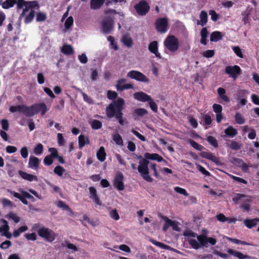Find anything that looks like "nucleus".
Wrapping results in <instances>:
<instances>
[{"label": "nucleus", "instance_id": "nucleus-1", "mask_svg": "<svg viewBox=\"0 0 259 259\" xmlns=\"http://www.w3.org/2000/svg\"><path fill=\"white\" fill-rule=\"evenodd\" d=\"M157 153L150 154L146 153L144 155L145 158H142L141 156H139L138 158L142 159L139 161V165L138 167V170L140 174L141 177L148 182H152L153 179L149 175V171L148 168V164L149 161L148 159L155 160L157 157Z\"/></svg>", "mask_w": 259, "mask_h": 259}, {"label": "nucleus", "instance_id": "nucleus-2", "mask_svg": "<svg viewBox=\"0 0 259 259\" xmlns=\"http://www.w3.org/2000/svg\"><path fill=\"white\" fill-rule=\"evenodd\" d=\"M124 104V101L121 98H119L116 100L113 101L106 108L107 116L110 118L114 117V115L123 117L122 110Z\"/></svg>", "mask_w": 259, "mask_h": 259}, {"label": "nucleus", "instance_id": "nucleus-3", "mask_svg": "<svg viewBox=\"0 0 259 259\" xmlns=\"http://www.w3.org/2000/svg\"><path fill=\"white\" fill-rule=\"evenodd\" d=\"M38 235L44 240L48 242H53L57 236L56 234L52 229L42 226L37 230Z\"/></svg>", "mask_w": 259, "mask_h": 259}, {"label": "nucleus", "instance_id": "nucleus-4", "mask_svg": "<svg viewBox=\"0 0 259 259\" xmlns=\"http://www.w3.org/2000/svg\"><path fill=\"white\" fill-rule=\"evenodd\" d=\"M47 111V107L45 103H35L30 106H28V117H32L39 112H40L41 116H44Z\"/></svg>", "mask_w": 259, "mask_h": 259}, {"label": "nucleus", "instance_id": "nucleus-5", "mask_svg": "<svg viewBox=\"0 0 259 259\" xmlns=\"http://www.w3.org/2000/svg\"><path fill=\"white\" fill-rule=\"evenodd\" d=\"M164 46L170 52H176L179 47L178 38L173 35H168L164 41Z\"/></svg>", "mask_w": 259, "mask_h": 259}, {"label": "nucleus", "instance_id": "nucleus-6", "mask_svg": "<svg viewBox=\"0 0 259 259\" xmlns=\"http://www.w3.org/2000/svg\"><path fill=\"white\" fill-rule=\"evenodd\" d=\"M134 8L137 13L140 16L146 15L150 10V6L145 0L140 1L135 5Z\"/></svg>", "mask_w": 259, "mask_h": 259}, {"label": "nucleus", "instance_id": "nucleus-7", "mask_svg": "<svg viewBox=\"0 0 259 259\" xmlns=\"http://www.w3.org/2000/svg\"><path fill=\"white\" fill-rule=\"evenodd\" d=\"M127 77L134 79L138 81L149 83V78L143 73L137 70H131L127 74Z\"/></svg>", "mask_w": 259, "mask_h": 259}, {"label": "nucleus", "instance_id": "nucleus-8", "mask_svg": "<svg viewBox=\"0 0 259 259\" xmlns=\"http://www.w3.org/2000/svg\"><path fill=\"white\" fill-rule=\"evenodd\" d=\"M155 28L157 32L164 33L168 30V20L166 18H160L156 20Z\"/></svg>", "mask_w": 259, "mask_h": 259}, {"label": "nucleus", "instance_id": "nucleus-9", "mask_svg": "<svg viewBox=\"0 0 259 259\" xmlns=\"http://www.w3.org/2000/svg\"><path fill=\"white\" fill-rule=\"evenodd\" d=\"M225 73L231 77H232L234 79H236L238 75L241 74V69L240 67L238 65H234L232 66H227L225 68Z\"/></svg>", "mask_w": 259, "mask_h": 259}, {"label": "nucleus", "instance_id": "nucleus-10", "mask_svg": "<svg viewBox=\"0 0 259 259\" xmlns=\"http://www.w3.org/2000/svg\"><path fill=\"white\" fill-rule=\"evenodd\" d=\"M114 22L111 17H107L102 22V28L104 33H109L113 29Z\"/></svg>", "mask_w": 259, "mask_h": 259}, {"label": "nucleus", "instance_id": "nucleus-11", "mask_svg": "<svg viewBox=\"0 0 259 259\" xmlns=\"http://www.w3.org/2000/svg\"><path fill=\"white\" fill-rule=\"evenodd\" d=\"M123 180L124 176L122 173L121 172H117L113 182V185L119 191H122L124 189Z\"/></svg>", "mask_w": 259, "mask_h": 259}, {"label": "nucleus", "instance_id": "nucleus-12", "mask_svg": "<svg viewBox=\"0 0 259 259\" xmlns=\"http://www.w3.org/2000/svg\"><path fill=\"white\" fill-rule=\"evenodd\" d=\"M197 239L202 247H207L208 243L214 245L217 243V240L212 237H207L206 235H200L197 236Z\"/></svg>", "mask_w": 259, "mask_h": 259}, {"label": "nucleus", "instance_id": "nucleus-13", "mask_svg": "<svg viewBox=\"0 0 259 259\" xmlns=\"http://www.w3.org/2000/svg\"><path fill=\"white\" fill-rule=\"evenodd\" d=\"M9 111L12 113L19 112L23 113L26 116L28 117V106L25 105L11 106L9 108Z\"/></svg>", "mask_w": 259, "mask_h": 259}, {"label": "nucleus", "instance_id": "nucleus-14", "mask_svg": "<svg viewBox=\"0 0 259 259\" xmlns=\"http://www.w3.org/2000/svg\"><path fill=\"white\" fill-rule=\"evenodd\" d=\"M148 50L151 53L154 54L157 58L161 59V55L158 52V42L157 41H151L149 45Z\"/></svg>", "mask_w": 259, "mask_h": 259}, {"label": "nucleus", "instance_id": "nucleus-15", "mask_svg": "<svg viewBox=\"0 0 259 259\" xmlns=\"http://www.w3.org/2000/svg\"><path fill=\"white\" fill-rule=\"evenodd\" d=\"M200 156L202 158H206L209 160H211L217 165H220L221 162L220 158L218 157L215 156L213 153L211 152H207L205 151H202L200 153Z\"/></svg>", "mask_w": 259, "mask_h": 259}, {"label": "nucleus", "instance_id": "nucleus-16", "mask_svg": "<svg viewBox=\"0 0 259 259\" xmlns=\"http://www.w3.org/2000/svg\"><path fill=\"white\" fill-rule=\"evenodd\" d=\"M126 81L124 78H121L117 80L116 85V89L118 91H123L125 90L132 89L133 88V85L131 83L123 84Z\"/></svg>", "mask_w": 259, "mask_h": 259}, {"label": "nucleus", "instance_id": "nucleus-17", "mask_svg": "<svg viewBox=\"0 0 259 259\" xmlns=\"http://www.w3.org/2000/svg\"><path fill=\"white\" fill-rule=\"evenodd\" d=\"M1 222L3 223L4 225L0 227V232L2 233L3 236L6 237L8 239H10L12 237V234L9 232L10 228L8 222L4 219H2Z\"/></svg>", "mask_w": 259, "mask_h": 259}, {"label": "nucleus", "instance_id": "nucleus-18", "mask_svg": "<svg viewBox=\"0 0 259 259\" xmlns=\"http://www.w3.org/2000/svg\"><path fill=\"white\" fill-rule=\"evenodd\" d=\"M89 189L90 191V198L92 199L96 204L101 206L102 203L100 198L97 195V190L95 188L91 186L89 187Z\"/></svg>", "mask_w": 259, "mask_h": 259}, {"label": "nucleus", "instance_id": "nucleus-19", "mask_svg": "<svg viewBox=\"0 0 259 259\" xmlns=\"http://www.w3.org/2000/svg\"><path fill=\"white\" fill-rule=\"evenodd\" d=\"M228 253L235 257H237L239 259H253V258L249 255L246 254H243L240 251L233 250L229 248L227 250Z\"/></svg>", "mask_w": 259, "mask_h": 259}, {"label": "nucleus", "instance_id": "nucleus-20", "mask_svg": "<svg viewBox=\"0 0 259 259\" xmlns=\"http://www.w3.org/2000/svg\"><path fill=\"white\" fill-rule=\"evenodd\" d=\"M134 98L138 101L145 102L146 101H149L151 99V97L150 96L146 94V93L143 92H139L137 93H135L134 94Z\"/></svg>", "mask_w": 259, "mask_h": 259}, {"label": "nucleus", "instance_id": "nucleus-21", "mask_svg": "<svg viewBox=\"0 0 259 259\" xmlns=\"http://www.w3.org/2000/svg\"><path fill=\"white\" fill-rule=\"evenodd\" d=\"M40 160L36 157L30 156L29 159L28 167L32 169L37 170L39 168Z\"/></svg>", "mask_w": 259, "mask_h": 259}, {"label": "nucleus", "instance_id": "nucleus-22", "mask_svg": "<svg viewBox=\"0 0 259 259\" xmlns=\"http://www.w3.org/2000/svg\"><path fill=\"white\" fill-rule=\"evenodd\" d=\"M217 92L218 94V96L220 99H221L222 101H219L220 103H223V102L225 103H228L230 102V99L229 97L225 95L226 90L223 88H219L217 89Z\"/></svg>", "mask_w": 259, "mask_h": 259}, {"label": "nucleus", "instance_id": "nucleus-23", "mask_svg": "<svg viewBox=\"0 0 259 259\" xmlns=\"http://www.w3.org/2000/svg\"><path fill=\"white\" fill-rule=\"evenodd\" d=\"M18 174L24 180L28 181L29 182H32L33 181H38L37 176L28 174L26 172L23 171L21 170H19L18 171Z\"/></svg>", "mask_w": 259, "mask_h": 259}, {"label": "nucleus", "instance_id": "nucleus-24", "mask_svg": "<svg viewBox=\"0 0 259 259\" xmlns=\"http://www.w3.org/2000/svg\"><path fill=\"white\" fill-rule=\"evenodd\" d=\"M224 133L225 135L222 136L224 139L226 136L232 138L236 136L238 134L237 130L234 128L232 126H228L226 129L225 130Z\"/></svg>", "mask_w": 259, "mask_h": 259}, {"label": "nucleus", "instance_id": "nucleus-25", "mask_svg": "<svg viewBox=\"0 0 259 259\" xmlns=\"http://www.w3.org/2000/svg\"><path fill=\"white\" fill-rule=\"evenodd\" d=\"M226 141H229L230 143H227V146L229 147L232 150L237 151L240 149L242 147V144L239 143L233 140H229L227 139H225Z\"/></svg>", "mask_w": 259, "mask_h": 259}, {"label": "nucleus", "instance_id": "nucleus-26", "mask_svg": "<svg viewBox=\"0 0 259 259\" xmlns=\"http://www.w3.org/2000/svg\"><path fill=\"white\" fill-rule=\"evenodd\" d=\"M8 191L11 195H13L14 197L19 199L24 204L27 205L28 204V202L26 199L27 198L24 197L23 194H21V193L19 194L17 192L10 190H8Z\"/></svg>", "mask_w": 259, "mask_h": 259}, {"label": "nucleus", "instance_id": "nucleus-27", "mask_svg": "<svg viewBox=\"0 0 259 259\" xmlns=\"http://www.w3.org/2000/svg\"><path fill=\"white\" fill-rule=\"evenodd\" d=\"M105 0H91L90 7L92 10L99 9L104 4Z\"/></svg>", "mask_w": 259, "mask_h": 259}, {"label": "nucleus", "instance_id": "nucleus-28", "mask_svg": "<svg viewBox=\"0 0 259 259\" xmlns=\"http://www.w3.org/2000/svg\"><path fill=\"white\" fill-rule=\"evenodd\" d=\"M208 16L206 12L201 11L200 14V21H197V24L202 26H205L207 22Z\"/></svg>", "mask_w": 259, "mask_h": 259}, {"label": "nucleus", "instance_id": "nucleus-29", "mask_svg": "<svg viewBox=\"0 0 259 259\" xmlns=\"http://www.w3.org/2000/svg\"><path fill=\"white\" fill-rule=\"evenodd\" d=\"M259 222V218H255L253 219H246L244 221V225L249 229H251L257 225Z\"/></svg>", "mask_w": 259, "mask_h": 259}, {"label": "nucleus", "instance_id": "nucleus-30", "mask_svg": "<svg viewBox=\"0 0 259 259\" xmlns=\"http://www.w3.org/2000/svg\"><path fill=\"white\" fill-rule=\"evenodd\" d=\"M208 31L206 27H203L200 32L201 39L200 43L203 45H206L207 43V37L208 36Z\"/></svg>", "mask_w": 259, "mask_h": 259}, {"label": "nucleus", "instance_id": "nucleus-31", "mask_svg": "<svg viewBox=\"0 0 259 259\" xmlns=\"http://www.w3.org/2000/svg\"><path fill=\"white\" fill-rule=\"evenodd\" d=\"M61 52L65 55H70L74 54V50L71 45H64L61 49Z\"/></svg>", "mask_w": 259, "mask_h": 259}, {"label": "nucleus", "instance_id": "nucleus-32", "mask_svg": "<svg viewBox=\"0 0 259 259\" xmlns=\"http://www.w3.org/2000/svg\"><path fill=\"white\" fill-rule=\"evenodd\" d=\"M106 153L103 147H101L97 153V157L99 160L104 161L106 159Z\"/></svg>", "mask_w": 259, "mask_h": 259}, {"label": "nucleus", "instance_id": "nucleus-33", "mask_svg": "<svg viewBox=\"0 0 259 259\" xmlns=\"http://www.w3.org/2000/svg\"><path fill=\"white\" fill-rule=\"evenodd\" d=\"M223 35L220 31H214L213 32L210 37V40L211 41L217 42L222 39Z\"/></svg>", "mask_w": 259, "mask_h": 259}, {"label": "nucleus", "instance_id": "nucleus-34", "mask_svg": "<svg viewBox=\"0 0 259 259\" xmlns=\"http://www.w3.org/2000/svg\"><path fill=\"white\" fill-rule=\"evenodd\" d=\"M121 40L124 45L128 48L131 47L133 45V39L127 35H123Z\"/></svg>", "mask_w": 259, "mask_h": 259}, {"label": "nucleus", "instance_id": "nucleus-35", "mask_svg": "<svg viewBox=\"0 0 259 259\" xmlns=\"http://www.w3.org/2000/svg\"><path fill=\"white\" fill-rule=\"evenodd\" d=\"M207 142L211 146H212L214 148H218V143L217 139L211 136H208L206 138Z\"/></svg>", "mask_w": 259, "mask_h": 259}, {"label": "nucleus", "instance_id": "nucleus-36", "mask_svg": "<svg viewBox=\"0 0 259 259\" xmlns=\"http://www.w3.org/2000/svg\"><path fill=\"white\" fill-rule=\"evenodd\" d=\"M35 16V11L31 10L28 15H27L24 20V22L26 24L30 23L32 21Z\"/></svg>", "mask_w": 259, "mask_h": 259}, {"label": "nucleus", "instance_id": "nucleus-37", "mask_svg": "<svg viewBox=\"0 0 259 259\" xmlns=\"http://www.w3.org/2000/svg\"><path fill=\"white\" fill-rule=\"evenodd\" d=\"M16 4V0H6L2 4L4 9H9L13 7Z\"/></svg>", "mask_w": 259, "mask_h": 259}, {"label": "nucleus", "instance_id": "nucleus-38", "mask_svg": "<svg viewBox=\"0 0 259 259\" xmlns=\"http://www.w3.org/2000/svg\"><path fill=\"white\" fill-rule=\"evenodd\" d=\"M189 143L193 148L197 150L202 151L204 149L203 146L192 139H189Z\"/></svg>", "mask_w": 259, "mask_h": 259}, {"label": "nucleus", "instance_id": "nucleus-39", "mask_svg": "<svg viewBox=\"0 0 259 259\" xmlns=\"http://www.w3.org/2000/svg\"><path fill=\"white\" fill-rule=\"evenodd\" d=\"M235 119L236 122L239 124H242L245 121L244 118L239 112L236 113L235 115Z\"/></svg>", "mask_w": 259, "mask_h": 259}, {"label": "nucleus", "instance_id": "nucleus-40", "mask_svg": "<svg viewBox=\"0 0 259 259\" xmlns=\"http://www.w3.org/2000/svg\"><path fill=\"white\" fill-rule=\"evenodd\" d=\"M26 5L30 9V11L35 8H36L37 10L39 8V4L37 1H27Z\"/></svg>", "mask_w": 259, "mask_h": 259}, {"label": "nucleus", "instance_id": "nucleus-41", "mask_svg": "<svg viewBox=\"0 0 259 259\" xmlns=\"http://www.w3.org/2000/svg\"><path fill=\"white\" fill-rule=\"evenodd\" d=\"M102 122L97 119L93 120L91 123V127L93 130L100 129L102 127Z\"/></svg>", "mask_w": 259, "mask_h": 259}, {"label": "nucleus", "instance_id": "nucleus-42", "mask_svg": "<svg viewBox=\"0 0 259 259\" xmlns=\"http://www.w3.org/2000/svg\"><path fill=\"white\" fill-rule=\"evenodd\" d=\"M188 241L191 247L195 249H198L201 246L199 242H198L195 239H190Z\"/></svg>", "mask_w": 259, "mask_h": 259}, {"label": "nucleus", "instance_id": "nucleus-43", "mask_svg": "<svg viewBox=\"0 0 259 259\" xmlns=\"http://www.w3.org/2000/svg\"><path fill=\"white\" fill-rule=\"evenodd\" d=\"M65 171V169L60 165H57L54 169V173L60 177L62 176Z\"/></svg>", "mask_w": 259, "mask_h": 259}, {"label": "nucleus", "instance_id": "nucleus-44", "mask_svg": "<svg viewBox=\"0 0 259 259\" xmlns=\"http://www.w3.org/2000/svg\"><path fill=\"white\" fill-rule=\"evenodd\" d=\"M44 146L41 143L37 144L34 148V153L35 155H39L42 153Z\"/></svg>", "mask_w": 259, "mask_h": 259}, {"label": "nucleus", "instance_id": "nucleus-45", "mask_svg": "<svg viewBox=\"0 0 259 259\" xmlns=\"http://www.w3.org/2000/svg\"><path fill=\"white\" fill-rule=\"evenodd\" d=\"M228 240L233 243H235V244H241V245H249V244L245 241H241L240 240H239V239H235V238H230V237H228Z\"/></svg>", "mask_w": 259, "mask_h": 259}, {"label": "nucleus", "instance_id": "nucleus-46", "mask_svg": "<svg viewBox=\"0 0 259 259\" xmlns=\"http://www.w3.org/2000/svg\"><path fill=\"white\" fill-rule=\"evenodd\" d=\"M6 218L9 220H13L16 223H18L20 221V218L13 212L9 213L6 215Z\"/></svg>", "mask_w": 259, "mask_h": 259}, {"label": "nucleus", "instance_id": "nucleus-47", "mask_svg": "<svg viewBox=\"0 0 259 259\" xmlns=\"http://www.w3.org/2000/svg\"><path fill=\"white\" fill-rule=\"evenodd\" d=\"M113 140L118 145L123 144V141L121 136L118 134H116L113 136Z\"/></svg>", "mask_w": 259, "mask_h": 259}, {"label": "nucleus", "instance_id": "nucleus-48", "mask_svg": "<svg viewBox=\"0 0 259 259\" xmlns=\"http://www.w3.org/2000/svg\"><path fill=\"white\" fill-rule=\"evenodd\" d=\"M47 19V15L46 14L42 12H38L36 15V21L37 22H43Z\"/></svg>", "mask_w": 259, "mask_h": 259}, {"label": "nucleus", "instance_id": "nucleus-49", "mask_svg": "<svg viewBox=\"0 0 259 259\" xmlns=\"http://www.w3.org/2000/svg\"><path fill=\"white\" fill-rule=\"evenodd\" d=\"M19 191L20 192L21 194H23L24 197H26V198H27V199H30L32 202H34L35 201V199L34 198V197L31 195H30L28 192L22 189H20Z\"/></svg>", "mask_w": 259, "mask_h": 259}, {"label": "nucleus", "instance_id": "nucleus-50", "mask_svg": "<svg viewBox=\"0 0 259 259\" xmlns=\"http://www.w3.org/2000/svg\"><path fill=\"white\" fill-rule=\"evenodd\" d=\"M110 217L113 220L117 221L120 217L119 214L116 209H113L109 212Z\"/></svg>", "mask_w": 259, "mask_h": 259}, {"label": "nucleus", "instance_id": "nucleus-51", "mask_svg": "<svg viewBox=\"0 0 259 259\" xmlns=\"http://www.w3.org/2000/svg\"><path fill=\"white\" fill-rule=\"evenodd\" d=\"M135 113L138 116H142L147 114L148 111L144 108H138L135 109Z\"/></svg>", "mask_w": 259, "mask_h": 259}, {"label": "nucleus", "instance_id": "nucleus-52", "mask_svg": "<svg viewBox=\"0 0 259 259\" xmlns=\"http://www.w3.org/2000/svg\"><path fill=\"white\" fill-rule=\"evenodd\" d=\"M73 24V18L69 16L65 21L64 26L66 29H69Z\"/></svg>", "mask_w": 259, "mask_h": 259}, {"label": "nucleus", "instance_id": "nucleus-53", "mask_svg": "<svg viewBox=\"0 0 259 259\" xmlns=\"http://www.w3.org/2000/svg\"><path fill=\"white\" fill-rule=\"evenodd\" d=\"M148 102H149V106H150V108L151 109V110L155 113L157 112L158 106H157V104H156V103L152 100V98Z\"/></svg>", "mask_w": 259, "mask_h": 259}, {"label": "nucleus", "instance_id": "nucleus-54", "mask_svg": "<svg viewBox=\"0 0 259 259\" xmlns=\"http://www.w3.org/2000/svg\"><path fill=\"white\" fill-rule=\"evenodd\" d=\"M174 190L175 192L179 194H182L185 196H189V194L187 193V191L184 188H181L180 187H176L174 188Z\"/></svg>", "mask_w": 259, "mask_h": 259}, {"label": "nucleus", "instance_id": "nucleus-55", "mask_svg": "<svg viewBox=\"0 0 259 259\" xmlns=\"http://www.w3.org/2000/svg\"><path fill=\"white\" fill-rule=\"evenodd\" d=\"M233 50L235 54L239 58H243V54L241 51L240 48L238 46L234 47L233 48Z\"/></svg>", "mask_w": 259, "mask_h": 259}, {"label": "nucleus", "instance_id": "nucleus-56", "mask_svg": "<svg viewBox=\"0 0 259 259\" xmlns=\"http://www.w3.org/2000/svg\"><path fill=\"white\" fill-rule=\"evenodd\" d=\"M85 144L84 137L82 135H80L78 137V146L79 149H82Z\"/></svg>", "mask_w": 259, "mask_h": 259}, {"label": "nucleus", "instance_id": "nucleus-57", "mask_svg": "<svg viewBox=\"0 0 259 259\" xmlns=\"http://www.w3.org/2000/svg\"><path fill=\"white\" fill-rule=\"evenodd\" d=\"M212 109L213 111L216 113H221L222 112L223 107L222 106L218 104H214L212 105Z\"/></svg>", "mask_w": 259, "mask_h": 259}, {"label": "nucleus", "instance_id": "nucleus-58", "mask_svg": "<svg viewBox=\"0 0 259 259\" xmlns=\"http://www.w3.org/2000/svg\"><path fill=\"white\" fill-rule=\"evenodd\" d=\"M150 241L152 244H154L155 245L163 249H166L168 247L166 245L163 244V243L158 242L154 239H151Z\"/></svg>", "mask_w": 259, "mask_h": 259}, {"label": "nucleus", "instance_id": "nucleus-59", "mask_svg": "<svg viewBox=\"0 0 259 259\" xmlns=\"http://www.w3.org/2000/svg\"><path fill=\"white\" fill-rule=\"evenodd\" d=\"M107 40L110 41V45L113 46V49L116 51L118 49V47L117 44L114 41V38L112 36H109L107 38Z\"/></svg>", "mask_w": 259, "mask_h": 259}, {"label": "nucleus", "instance_id": "nucleus-60", "mask_svg": "<svg viewBox=\"0 0 259 259\" xmlns=\"http://www.w3.org/2000/svg\"><path fill=\"white\" fill-rule=\"evenodd\" d=\"M82 95L83 97V100L89 104H93L94 100L89 96H88L87 94L82 92Z\"/></svg>", "mask_w": 259, "mask_h": 259}, {"label": "nucleus", "instance_id": "nucleus-61", "mask_svg": "<svg viewBox=\"0 0 259 259\" xmlns=\"http://www.w3.org/2000/svg\"><path fill=\"white\" fill-rule=\"evenodd\" d=\"M107 98L110 100L115 99L117 96V94L115 91H108L107 94Z\"/></svg>", "mask_w": 259, "mask_h": 259}, {"label": "nucleus", "instance_id": "nucleus-62", "mask_svg": "<svg viewBox=\"0 0 259 259\" xmlns=\"http://www.w3.org/2000/svg\"><path fill=\"white\" fill-rule=\"evenodd\" d=\"M49 151L51 152L50 156L52 158H57L58 157V152L56 148H50L49 149Z\"/></svg>", "mask_w": 259, "mask_h": 259}, {"label": "nucleus", "instance_id": "nucleus-63", "mask_svg": "<svg viewBox=\"0 0 259 259\" xmlns=\"http://www.w3.org/2000/svg\"><path fill=\"white\" fill-rule=\"evenodd\" d=\"M53 162V158L51 156H46L44 159V163L46 165H50Z\"/></svg>", "mask_w": 259, "mask_h": 259}, {"label": "nucleus", "instance_id": "nucleus-64", "mask_svg": "<svg viewBox=\"0 0 259 259\" xmlns=\"http://www.w3.org/2000/svg\"><path fill=\"white\" fill-rule=\"evenodd\" d=\"M188 121L193 128H196L197 127L198 122L195 118L193 117H190L189 118Z\"/></svg>", "mask_w": 259, "mask_h": 259}]
</instances>
